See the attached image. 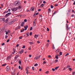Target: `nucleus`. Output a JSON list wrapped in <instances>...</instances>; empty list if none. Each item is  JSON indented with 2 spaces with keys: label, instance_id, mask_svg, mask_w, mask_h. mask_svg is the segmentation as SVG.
<instances>
[{
  "label": "nucleus",
  "instance_id": "f257e3e1",
  "mask_svg": "<svg viewBox=\"0 0 75 75\" xmlns=\"http://www.w3.org/2000/svg\"><path fill=\"white\" fill-rule=\"evenodd\" d=\"M11 12L7 13L5 16V18H7V17H8V16H10V15H11Z\"/></svg>",
  "mask_w": 75,
  "mask_h": 75
},
{
  "label": "nucleus",
  "instance_id": "f03ea898",
  "mask_svg": "<svg viewBox=\"0 0 75 75\" xmlns=\"http://www.w3.org/2000/svg\"><path fill=\"white\" fill-rule=\"evenodd\" d=\"M6 71L7 72H9L10 71V66H8L6 68Z\"/></svg>",
  "mask_w": 75,
  "mask_h": 75
},
{
  "label": "nucleus",
  "instance_id": "7ed1b4c3",
  "mask_svg": "<svg viewBox=\"0 0 75 75\" xmlns=\"http://www.w3.org/2000/svg\"><path fill=\"white\" fill-rule=\"evenodd\" d=\"M18 8H17V7L14 8H11V10L12 11H16L17 10V9Z\"/></svg>",
  "mask_w": 75,
  "mask_h": 75
},
{
  "label": "nucleus",
  "instance_id": "20e7f679",
  "mask_svg": "<svg viewBox=\"0 0 75 75\" xmlns=\"http://www.w3.org/2000/svg\"><path fill=\"white\" fill-rule=\"evenodd\" d=\"M14 5H15V6H19V5H20V2L16 1L15 2Z\"/></svg>",
  "mask_w": 75,
  "mask_h": 75
},
{
  "label": "nucleus",
  "instance_id": "39448f33",
  "mask_svg": "<svg viewBox=\"0 0 75 75\" xmlns=\"http://www.w3.org/2000/svg\"><path fill=\"white\" fill-rule=\"evenodd\" d=\"M11 54L9 56L7 57V60H8V61H9L10 59H11Z\"/></svg>",
  "mask_w": 75,
  "mask_h": 75
},
{
  "label": "nucleus",
  "instance_id": "423d86ee",
  "mask_svg": "<svg viewBox=\"0 0 75 75\" xmlns=\"http://www.w3.org/2000/svg\"><path fill=\"white\" fill-rule=\"evenodd\" d=\"M33 25L34 26L36 25V19H35L33 21Z\"/></svg>",
  "mask_w": 75,
  "mask_h": 75
},
{
  "label": "nucleus",
  "instance_id": "0eeeda50",
  "mask_svg": "<svg viewBox=\"0 0 75 75\" xmlns=\"http://www.w3.org/2000/svg\"><path fill=\"white\" fill-rule=\"evenodd\" d=\"M35 10V7H33L30 8V10L31 11H34Z\"/></svg>",
  "mask_w": 75,
  "mask_h": 75
},
{
  "label": "nucleus",
  "instance_id": "6e6552de",
  "mask_svg": "<svg viewBox=\"0 0 75 75\" xmlns=\"http://www.w3.org/2000/svg\"><path fill=\"white\" fill-rule=\"evenodd\" d=\"M23 52H24V50H22L21 51L19 52V54H22Z\"/></svg>",
  "mask_w": 75,
  "mask_h": 75
},
{
  "label": "nucleus",
  "instance_id": "1a4fd4ad",
  "mask_svg": "<svg viewBox=\"0 0 75 75\" xmlns=\"http://www.w3.org/2000/svg\"><path fill=\"white\" fill-rule=\"evenodd\" d=\"M14 23V22L13 21H11L10 22H9V25H11L12 24H13Z\"/></svg>",
  "mask_w": 75,
  "mask_h": 75
},
{
  "label": "nucleus",
  "instance_id": "9d476101",
  "mask_svg": "<svg viewBox=\"0 0 75 75\" xmlns=\"http://www.w3.org/2000/svg\"><path fill=\"white\" fill-rule=\"evenodd\" d=\"M18 55L16 56L15 57L14 59L15 61H16V60H17V58H18Z\"/></svg>",
  "mask_w": 75,
  "mask_h": 75
},
{
  "label": "nucleus",
  "instance_id": "9b49d317",
  "mask_svg": "<svg viewBox=\"0 0 75 75\" xmlns=\"http://www.w3.org/2000/svg\"><path fill=\"white\" fill-rule=\"evenodd\" d=\"M56 52L57 53V54H59V50H56Z\"/></svg>",
  "mask_w": 75,
  "mask_h": 75
},
{
  "label": "nucleus",
  "instance_id": "f8f14e48",
  "mask_svg": "<svg viewBox=\"0 0 75 75\" xmlns=\"http://www.w3.org/2000/svg\"><path fill=\"white\" fill-rule=\"evenodd\" d=\"M59 56V54H57L56 55L55 57L56 59H58V56Z\"/></svg>",
  "mask_w": 75,
  "mask_h": 75
},
{
  "label": "nucleus",
  "instance_id": "ddd939ff",
  "mask_svg": "<svg viewBox=\"0 0 75 75\" xmlns=\"http://www.w3.org/2000/svg\"><path fill=\"white\" fill-rule=\"evenodd\" d=\"M38 37V35H35L34 36V37L35 38H37Z\"/></svg>",
  "mask_w": 75,
  "mask_h": 75
},
{
  "label": "nucleus",
  "instance_id": "4468645a",
  "mask_svg": "<svg viewBox=\"0 0 75 75\" xmlns=\"http://www.w3.org/2000/svg\"><path fill=\"white\" fill-rule=\"evenodd\" d=\"M66 29L67 30H69V28H68V25L67 23H66Z\"/></svg>",
  "mask_w": 75,
  "mask_h": 75
},
{
  "label": "nucleus",
  "instance_id": "2eb2a0df",
  "mask_svg": "<svg viewBox=\"0 0 75 75\" xmlns=\"http://www.w3.org/2000/svg\"><path fill=\"white\" fill-rule=\"evenodd\" d=\"M24 28H25V30H27V28H28V25H27L26 27L25 26H24Z\"/></svg>",
  "mask_w": 75,
  "mask_h": 75
},
{
  "label": "nucleus",
  "instance_id": "dca6fc26",
  "mask_svg": "<svg viewBox=\"0 0 75 75\" xmlns=\"http://www.w3.org/2000/svg\"><path fill=\"white\" fill-rule=\"evenodd\" d=\"M8 20H9V19H8V18H7L6 20L5 21V23H7L8 22Z\"/></svg>",
  "mask_w": 75,
  "mask_h": 75
},
{
  "label": "nucleus",
  "instance_id": "f3484780",
  "mask_svg": "<svg viewBox=\"0 0 75 75\" xmlns=\"http://www.w3.org/2000/svg\"><path fill=\"white\" fill-rule=\"evenodd\" d=\"M24 24V22H23L21 23V26H22V27H23Z\"/></svg>",
  "mask_w": 75,
  "mask_h": 75
},
{
  "label": "nucleus",
  "instance_id": "a211bd4d",
  "mask_svg": "<svg viewBox=\"0 0 75 75\" xmlns=\"http://www.w3.org/2000/svg\"><path fill=\"white\" fill-rule=\"evenodd\" d=\"M51 8H49L48 9V13H51Z\"/></svg>",
  "mask_w": 75,
  "mask_h": 75
},
{
  "label": "nucleus",
  "instance_id": "6ab92c4d",
  "mask_svg": "<svg viewBox=\"0 0 75 75\" xmlns=\"http://www.w3.org/2000/svg\"><path fill=\"white\" fill-rule=\"evenodd\" d=\"M35 59H39L38 57V56H37L34 58Z\"/></svg>",
  "mask_w": 75,
  "mask_h": 75
},
{
  "label": "nucleus",
  "instance_id": "aec40b11",
  "mask_svg": "<svg viewBox=\"0 0 75 75\" xmlns=\"http://www.w3.org/2000/svg\"><path fill=\"white\" fill-rule=\"evenodd\" d=\"M4 21H5V18H4L3 19L2 18H0V20H2Z\"/></svg>",
  "mask_w": 75,
  "mask_h": 75
},
{
  "label": "nucleus",
  "instance_id": "412c9836",
  "mask_svg": "<svg viewBox=\"0 0 75 75\" xmlns=\"http://www.w3.org/2000/svg\"><path fill=\"white\" fill-rule=\"evenodd\" d=\"M71 67V66L69 65H67V67H66V69H67V68H70Z\"/></svg>",
  "mask_w": 75,
  "mask_h": 75
},
{
  "label": "nucleus",
  "instance_id": "4be33fe9",
  "mask_svg": "<svg viewBox=\"0 0 75 75\" xmlns=\"http://www.w3.org/2000/svg\"><path fill=\"white\" fill-rule=\"evenodd\" d=\"M68 69L70 71H72V69L71 68H69Z\"/></svg>",
  "mask_w": 75,
  "mask_h": 75
},
{
  "label": "nucleus",
  "instance_id": "5701e85b",
  "mask_svg": "<svg viewBox=\"0 0 75 75\" xmlns=\"http://www.w3.org/2000/svg\"><path fill=\"white\" fill-rule=\"evenodd\" d=\"M29 33H27L26 34V35H27V37H28V36H29Z\"/></svg>",
  "mask_w": 75,
  "mask_h": 75
},
{
  "label": "nucleus",
  "instance_id": "b1692460",
  "mask_svg": "<svg viewBox=\"0 0 75 75\" xmlns=\"http://www.w3.org/2000/svg\"><path fill=\"white\" fill-rule=\"evenodd\" d=\"M50 45V43H47L46 45V47L47 48H48V46Z\"/></svg>",
  "mask_w": 75,
  "mask_h": 75
},
{
  "label": "nucleus",
  "instance_id": "393cba45",
  "mask_svg": "<svg viewBox=\"0 0 75 75\" xmlns=\"http://www.w3.org/2000/svg\"><path fill=\"white\" fill-rule=\"evenodd\" d=\"M26 74H28V69L27 68L26 69Z\"/></svg>",
  "mask_w": 75,
  "mask_h": 75
},
{
  "label": "nucleus",
  "instance_id": "a878e982",
  "mask_svg": "<svg viewBox=\"0 0 75 75\" xmlns=\"http://www.w3.org/2000/svg\"><path fill=\"white\" fill-rule=\"evenodd\" d=\"M48 57L49 58H52V57L51 55H48Z\"/></svg>",
  "mask_w": 75,
  "mask_h": 75
},
{
  "label": "nucleus",
  "instance_id": "bb28decb",
  "mask_svg": "<svg viewBox=\"0 0 75 75\" xmlns=\"http://www.w3.org/2000/svg\"><path fill=\"white\" fill-rule=\"evenodd\" d=\"M29 44H30V45H32V44H33V42H30Z\"/></svg>",
  "mask_w": 75,
  "mask_h": 75
},
{
  "label": "nucleus",
  "instance_id": "cd10ccee",
  "mask_svg": "<svg viewBox=\"0 0 75 75\" xmlns=\"http://www.w3.org/2000/svg\"><path fill=\"white\" fill-rule=\"evenodd\" d=\"M6 65V64H4L2 65V67H4V66H5Z\"/></svg>",
  "mask_w": 75,
  "mask_h": 75
},
{
  "label": "nucleus",
  "instance_id": "c85d7f7f",
  "mask_svg": "<svg viewBox=\"0 0 75 75\" xmlns=\"http://www.w3.org/2000/svg\"><path fill=\"white\" fill-rule=\"evenodd\" d=\"M59 68V67H56V68H55V69L56 70H57L58 69V68Z\"/></svg>",
  "mask_w": 75,
  "mask_h": 75
},
{
  "label": "nucleus",
  "instance_id": "c756f323",
  "mask_svg": "<svg viewBox=\"0 0 75 75\" xmlns=\"http://www.w3.org/2000/svg\"><path fill=\"white\" fill-rule=\"evenodd\" d=\"M38 64L36 63L34 65V66H35V67H37V66H38Z\"/></svg>",
  "mask_w": 75,
  "mask_h": 75
},
{
  "label": "nucleus",
  "instance_id": "7c9ffc66",
  "mask_svg": "<svg viewBox=\"0 0 75 75\" xmlns=\"http://www.w3.org/2000/svg\"><path fill=\"white\" fill-rule=\"evenodd\" d=\"M51 8H54V6H53V5H51Z\"/></svg>",
  "mask_w": 75,
  "mask_h": 75
},
{
  "label": "nucleus",
  "instance_id": "2f4dec72",
  "mask_svg": "<svg viewBox=\"0 0 75 75\" xmlns=\"http://www.w3.org/2000/svg\"><path fill=\"white\" fill-rule=\"evenodd\" d=\"M13 50L14 52H16V50H15V48H13Z\"/></svg>",
  "mask_w": 75,
  "mask_h": 75
},
{
  "label": "nucleus",
  "instance_id": "473e14b6",
  "mask_svg": "<svg viewBox=\"0 0 75 75\" xmlns=\"http://www.w3.org/2000/svg\"><path fill=\"white\" fill-rule=\"evenodd\" d=\"M67 55H69V53H67L65 55V57H67Z\"/></svg>",
  "mask_w": 75,
  "mask_h": 75
},
{
  "label": "nucleus",
  "instance_id": "72a5a7b5",
  "mask_svg": "<svg viewBox=\"0 0 75 75\" xmlns=\"http://www.w3.org/2000/svg\"><path fill=\"white\" fill-rule=\"evenodd\" d=\"M33 30V28L32 27H30V31H31V30Z\"/></svg>",
  "mask_w": 75,
  "mask_h": 75
},
{
  "label": "nucleus",
  "instance_id": "f704fd0d",
  "mask_svg": "<svg viewBox=\"0 0 75 75\" xmlns=\"http://www.w3.org/2000/svg\"><path fill=\"white\" fill-rule=\"evenodd\" d=\"M55 61V62H58V59H56Z\"/></svg>",
  "mask_w": 75,
  "mask_h": 75
},
{
  "label": "nucleus",
  "instance_id": "c9c22d12",
  "mask_svg": "<svg viewBox=\"0 0 75 75\" xmlns=\"http://www.w3.org/2000/svg\"><path fill=\"white\" fill-rule=\"evenodd\" d=\"M59 54L60 55H62V53L61 52H60L59 53Z\"/></svg>",
  "mask_w": 75,
  "mask_h": 75
},
{
  "label": "nucleus",
  "instance_id": "e433bc0d",
  "mask_svg": "<svg viewBox=\"0 0 75 75\" xmlns=\"http://www.w3.org/2000/svg\"><path fill=\"white\" fill-rule=\"evenodd\" d=\"M43 6H44V4H42L41 5V7H43Z\"/></svg>",
  "mask_w": 75,
  "mask_h": 75
},
{
  "label": "nucleus",
  "instance_id": "4c0bfd02",
  "mask_svg": "<svg viewBox=\"0 0 75 75\" xmlns=\"http://www.w3.org/2000/svg\"><path fill=\"white\" fill-rule=\"evenodd\" d=\"M8 11H5V12H4V13H8Z\"/></svg>",
  "mask_w": 75,
  "mask_h": 75
},
{
  "label": "nucleus",
  "instance_id": "58836bf2",
  "mask_svg": "<svg viewBox=\"0 0 75 75\" xmlns=\"http://www.w3.org/2000/svg\"><path fill=\"white\" fill-rule=\"evenodd\" d=\"M48 73H49V71H47L46 72V74H48Z\"/></svg>",
  "mask_w": 75,
  "mask_h": 75
},
{
  "label": "nucleus",
  "instance_id": "ea45409f",
  "mask_svg": "<svg viewBox=\"0 0 75 75\" xmlns=\"http://www.w3.org/2000/svg\"><path fill=\"white\" fill-rule=\"evenodd\" d=\"M15 74V73H14V72H13V73H11V75H14V74Z\"/></svg>",
  "mask_w": 75,
  "mask_h": 75
},
{
  "label": "nucleus",
  "instance_id": "a19ab883",
  "mask_svg": "<svg viewBox=\"0 0 75 75\" xmlns=\"http://www.w3.org/2000/svg\"><path fill=\"white\" fill-rule=\"evenodd\" d=\"M8 36H7V35H6L5 36V38L7 39V38H8Z\"/></svg>",
  "mask_w": 75,
  "mask_h": 75
},
{
  "label": "nucleus",
  "instance_id": "79ce46f5",
  "mask_svg": "<svg viewBox=\"0 0 75 75\" xmlns=\"http://www.w3.org/2000/svg\"><path fill=\"white\" fill-rule=\"evenodd\" d=\"M75 74V71H74L72 73V75H74Z\"/></svg>",
  "mask_w": 75,
  "mask_h": 75
},
{
  "label": "nucleus",
  "instance_id": "37998d69",
  "mask_svg": "<svg viewBox=\"0 0 75 75\" xmlns=\"http://www.w3.org/2000/svg\"><path fill=\"white\" fill-rule=\"evenodd\" d=\"M19 64H21V61H19Z\"/></svg>",
  "mask_w": 75,
  "mask_h": 75
},
{
  "label": "nucleus",
  "instance_id": "c03bdc74",
  "mask_svg": "<svg viewBox=\"0 0 75 75\" xmlns=\"http://www.w3.org/2000/svg\"><path fill=\"white\" fill-rule=\"evenodd\" d=\"M32 34H33V33H32V32L30 33L29 34L30 35H32Z\"/></svg>",
  "mask_w": 75,
  "mask_h": 75
},
{
  "label": "nucleus",
  "instance_id": "a18cd8bd",
  "mask_svg": "<svg viewBox=\"0 0 75 75\" xmlns=\"http://www.w3.org/2000/svg\"><path fill=\"white\" fill-rule=\"evenodd\" d=\"M53 50H55V47H54V45H53Z\"/></svg>",
  "mask_w": 75,
  "mask_h": 75
},
{
  "label": "nucleus",
  "instance_id": "49530a36",
  "mask_svg": "<svg viewBox=\"0 0 75 75\" xmlns=\"http://www.w3.org/2000/svg\"><path fill=\"white\" fill-rule=\"evenodd\" d=\"M5 45V44H4V43H3L1 45H2V46H3V45Z\"/></svg>",
  "mask_w": 75,
  "mask_h": 75
},
{
  "label": "nucleus",
  "instance_id": "de8ad7c7",
  "mask_svg": "<svg viewBox=\"0 0 75 75\" xmlns=\"http://www.w3.org/2000/svg\"><path fill=\"white\" fill-rule=\"evenodd\" d=\"M47 31H50V30L48 28H47Z\"/></svg>",
  "mask_w": 75,
  "mask_h": 75
},
{
  "label": "nucleus",
  "instance_id": "09e8293b",
  "mask_svg": "<svg viewBox=\"0 0 75 75\" xmlns=\"http://www.w3.org/2000/svg\"><path fill=\"white\" fill-rule=\"evenodd\" d=\"M24 22H27V19H25L24 20Z\"/></svg>",
  "mask_w": 75,
  "mask_h": 75
},
{
  "label": "nucleus",
  "instance_id": "8fccbe9b",
  "mask_svg": "<svg viewBox=\"0 0 75 75\" xmlns=\"http://www.w3.org/2000/svg\"><path fill=\"white\" fill-rule=\"evenodd\" d=\"M16 69H15L13 71V72H14V73H15V72H16Z\"/></svg>",
  "mask_w": 75,
  "mask_h": 75
},
{
  "label": "nucleus",
  "instance_id": "3c124183",
  "mask_svg": "<svg viewBox=\"0 0 75 75\" xmlns=\"http://www.w3.org/2000/svg\"><path fill=\"white\" fill-rule=\"evenodd\" d=\"M18 68L19 69H21V66H18Z\"/></svg>",
  "mask_w": 75,
  "mask_h": 75
},
{
  "label": "nucleus",
  "instance_id": "603ef678",
  "mask_svg": "<svg viewBox=\"0 0 75 75\" xmlns=\"http://www.w3.org/2000/svg\"><path fill=\"white\" fill-rule=\"evenodd\" d=\"M25 48V46H23L22 47V48Z\"/></svg>",
  "mask_w": 75,
  "mask_h": 75
},
{
  "label": "nucleus",
  "instance_id": "864d4df0",
  "mask_svg": "<svg viewBox=\"0 0 75 75\" xmlns=\"http://www.w3.org/2000/svg\"><path fill=\"white\" fill-rule=\"evenodd\" d=\"M9 41H10V40L8 39L7 40L6 42H9Z\"/></svg>",
  "mask_w": 75,
  "mask_h": 75
},
{
  "label": "nucleus",
  "instance_id": "5fc2aeb1",
  "mask_svg": "<svg viewBox=\"0 0 75 75\" xmlns=\"http://www.w3.org/2000/svg\"><path fill=\"white\" fill-rule=\"evenodd\" d=\"M43 3L44 4H45V3H46V2L45 1H43Z\"/></svg>",
  "mask_w": 75,
  "mask_h": 75
},
{
  "label": "nucleus",
  "instance_id": "6e6d98bb",
  "mask_svg": "<svg viewBox=\"0 0 75 75\" xmlns=\"http://www.w3.org/2000/svg\"><path fill=\"white\" fill-rule=\"evenodd\" d=\"M22 38V36H21V37H19V38L20 39H21Z\"/></svg>",
  "mask_w": 75,
  "mask_h": 75
},
{
  "label": "nucleus",
  "instance_id": "4d7b16f0",
  "mask_svg": "<svg viewBox=\"0 0 75 75\" xmlns=\"http://www.w3.org/2000/svg\"><path fill=\"white\" fill-rule=\"evenodd\" d=\"M34 67H32V69H33V71H34V70H35L34 69Z\"/></svg>",
  "mask_w": 75,
  "mask_h": 75
},
{
  "label": "nucleus",
  "instance_id": "13d9d810",
  "mask_svg": "<svg viewBox=\"0 0 75 75\" xmlns=\"http://www.w3.org/2000/svg\"><path fill=\"white\" fill-rule=\"evenodd\" d=\"M52 70L53 71H55V69H52Z\"/></svg>",
  "mask_w": 75,
  "mask_h": 75
},
{
  "label": "nucleus",
  "instance_id": "bf43d9fd",
  "mask_svg": "<svg viewBox=\"0 0 75 75\" xmlns=\"http://www.w3.org/2000/svg\"><path fill=\"white\" fill-rule=\"evenodd\" d=\"M8 11L9 12H10V11H11V10H10V9H9L8 10Z\"/></svg>",
  "mask_w": 75,
  "mask_h": 75
},
{
  "label": "nucleus",
  "instance_id": "052dcab7",
  "mask_svg": "<svg viewBox=\"0 0 75 75\" xmlns=\"http://www.w3.org/2000/svg\"><path fill=\"white\" fill-rule=\"evenodd\" d=\"M19 46V45L18 44L16 45V47H18Z\"/></svg>",
  "mask_w": 75,
  "mask_h": 75
},
{
  "label": "nucleus",
  "instance_id": "680f3d73",
  "mask_svg": "<svg viewBox=\"0 0 75 75\" xmlns=\"http://www.w3.org/2000/svg\"><path fill=\"white\" fill-rule=\"evenodd\" d=\"M6 35H7L8 34V32H6Z\"/></svg>",
  "mask_w": 75,
  "mask_h": 75
},
{
  "label": "nucleus",
  "instance_id": "e2e57ef3",
  "mask_svg": "<svg viewBox=\"0 0 75 75\" xmlns=\"http://www.w3.org/2000/svg\"><path fill=\"white\" fill-rule=\"evenodd\" d=\"M43 63L44 64H46V62H45V61L43 62Z\"/></svg>",
  "mask_w": 75,
  "mask_h": 75
},
{
  "label": "nucleus",
  "instance_id": "0e129e2a",
  "mask_svg": "<svg viewBox=\"0 0 75 75\" xmlns=\"http://www.w3.org/2000/svg\"><path fill=\"white\" fill-rule=\"evenodd\" d=\"M41 9H38V11H41Z\"/></svg>",
  "mask_w": 75,
  "mask_h": 75
},
{
  "label": "nucleus",
  "instance_id": "69168bd1",
  "mask_svg": "<svg viewBox=\"0 0 75 75\" xmlns=\"http://www.w3.org/2000/svg\"><path fill=\"white\" fill-rule=\"evenodd\" d=\"M32 55H29V57H32Z\"/></svg>",
  "mask_w": 75,
  "mask_h": 75
},
{
  "label": "nucleus",
  "instance_id": "338daca9",
  "mask_svg": "<svg viewBox=\"0 0 75 75\" xmlns=\"http://www.w3.org/2000/svg\"><path fill=\"white\" fill-rule=\"evenodd\" d=\"M58 5V4H56L55 5V7H57V6Z\"/></svg>",
  "mask_w": 75,
  "mask_h": 75
},
{
  "label": "nucleus",
  "instance_id": "774afa93",
  "mask_svg": "<svg viewBox=\"0 0 75 75\" xmlns=\"http://www.w3.org/2000/svg\"><path fill=\"white\" fill-rule=\"evenodd\" d=\"M63 69L64 70H65V69H66V68L65 67H64Z\"/></svg>",
  "mask_w": 75,
  "mask_h": 75
}]
</instances>
